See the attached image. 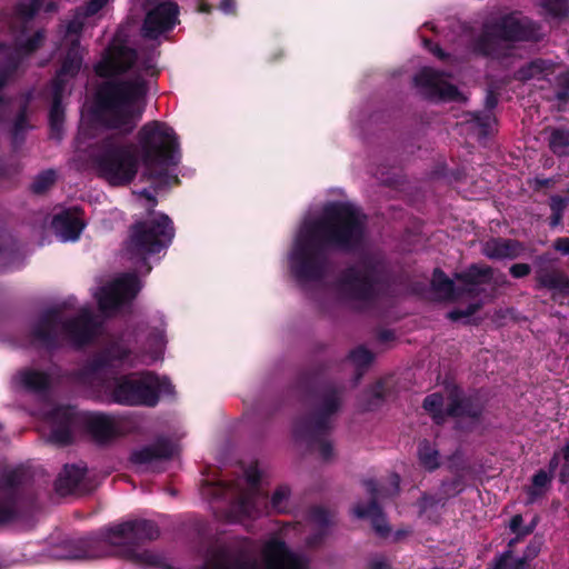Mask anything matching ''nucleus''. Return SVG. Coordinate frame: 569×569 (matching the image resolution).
Segmentation results:
<instances>
[{
    "instance_id": "cd10ccee",
    "label": "nucleus",
    "mask_w": 569,
    "mask_h": 569,
    "mask_svg": "<svg viewBox=\"0 0 569 569\" xmlns=\"http://www.w3.org/2000/svg\"><path fill=\"white\" fill-rule=\"evenodd\" d=\"M289 497V489L281 487L277 489L271 499V506L277 511H284L287 508V499Z\"/></svg>"
},
{
    "instance_id": "39448f33",
    "label": "nucleus",
    "mask_w": 569,
    "mask_h": 569,
    "mask_svg": "<svg viewBox=\"0 0 569 569\" xmlns=\"http://www.w3.org/2000/svg\"><path fill=\"white\" fill-rule=\"evenodd\" d=\"M139 147L147 164L177 162V138L173 130L161 122L144 124L139 131Z\"/></svg>"
},
{
    "instance_id": "2f4dec72",
    "label": "nucleus",
    "mask_w": 569,
    "mask_h": 569,
    "mask_svg": "<svg viewBox=\"0 0 569 569\" xmlns=\"http://www.w3.org/2000/svg\"><path fill=\"white\" fill-rule=\"evenodd\" d=\"M371 359L370 352L363 348H359L351 353V361L357 366L368 365Z\"/></svg>"
},
{
    "instance_id": "20e7f679",
    "label": "nucleus",
    "mask_w": 569,
    "mask_h": 569,
    "mask_svg": "<svg viewBox=\"0 0 569 569\" xmlns=\"http://www.w3.org/2000/svg\"><path fill=\"white\" fill-rule=\"evenodd\" d=\"M173 238V227L168 216L158 213L146 222L133 227L126 246V252L132 260L146 262L147 259L168 246ZM144 272L150 267H140Z\"/></svg>"
},
{
    "instance_id": "3c124183",
    "label": "nucleus",
    "mask_w": 569,
    "mask_h": 569,
    "mask_svg": "<svg viewBox=\"0 0 569 569\" xmlns=\"http://www.w3.org/2000/svg\"><path fill=\"white\" fill-rule=\"evenodd\" d=\"M9 511L7 510H0V521H4L9 518Z\"/></svg>"
},
{
    "instance_id": "4c0bfd02",
    "label": "nucleus",
    "mask_w": 569,
    "mask_h": 569,
    "mask_svg": "<svg viewBox=\"0 0 569 569\" xmlns=\"http://www.w3.org/2000/svg\"><path fill=\"white\" fill-rule=\"evenodd\" d=\"M60 416H62L66 419L68 427L73 425V420H72L71 412L69 409H63V410L59 409L57 412L53 413V416L50 419L52 421H56L59 419Z\"/></svg>"
},
{
    "instance_id": "c85d7f7f",
    "label": "nucleus",
    "mask_w": 569,
    "mask_h": 569,
    "mask_svg": "<svg viewBox=\"0 0 569 569\" xmlns=\"http://www.w3.org/2000/svg\"><path fill=\"white\" fill-rule=\"evenodd\" d=\"M479 308L478 303H469V307L467 310H455L449 313V318L452 320H460L463 322H469L470 317L476 312V310Z\"/></svg>"
},
{
    "instance_id": "f704fd0d",
    "label": "nucleus",
    "mask_w": 569,
    "mask_h": 569,
    "mask_svg": "<svg viewBox=\"0 0 569 569\" xmlns=\"http://www.w3.org/2000/svg\"><path fill=\"white\" fill-rule=\"evenodd\" d=\"M80 67V59L78 57H74L70 63H66L60 72L59 77H66L68 74H72L76 70H78Z\"/></svg>"
},
{
    "instance_id": "de8ad7c7",
    "label": "nucleus",
    "mask_w": 569,
    "mask_h": 569,
    "mask_svg": "<svg viewBox=\"0 0 569 569\" xmlns=\"http://www.w3.org/2000/svg\"><path fill=\"white\" fill-rule=\"evenodd\" d=\"M52 439L57 442L64 443L68 441L69 438H68V436H63V435L56 432L54 435H52Z\"/></svg>"
},
{
    "instance_id": "49530a36",
    "label": "nucleus",
    "mask_w": 569,
    "mask_h": 569,
    "mask_svg": "<svg viewBox=\"0 0 569 569\" xmlns=\"http://www.w3.org/2000/svg\"><path fill=\"white\" fill-rule=\"evenodd\" d=\"M257 478H258V475H257L256 469L247 472V479L250 483H254L257 481Z\"/></svg>"
},
{
    "instance_id": "603ef678",
    "label": "nucleus",
    "mask_w": 569,
    "mask_h": 569,
    "mask_svg": "<svg viewBox=\"0 0 569 569\" xmlns=\"http://www.w3.org/2000/svg\"><path fill=\"white\" fill-rule=\"evenodd\" d=\"M565 458L569 460V445L565 449Z\"/></svg>"
},
{
    "instance_id": "8fccbe9b",
    "label": "nucleus",
    "mask_w": 569,
    "mask_h": 569,
    "mask_svg": "<svg viewBox=\"0 0 569 569\" xmlns=\"http://www.w3.org/2000/svg\"><path fill=\"white\" fill-rule=\"evenodd\" d=\"M141 198L146 199V201L150 204H154V199L147 192L141 193Z\"/></svg>"
},
{
    "instance_id": "9d476101",
    "label": "nucleus",
    "mask_w": 569,
    "mask_h": 569,
    "mask_svg": "<svg viewBox=\"0 0 569 569\" xmlns=\"http://www.w3.org/2000/svg\"><path fill=\"white\" fill-rule=\"evenodd\" d=\"M415 83L422 94L433 100L459 101L463 96L431 69H422L415 78Z\"/></svg>"
},
{
    "instance_id": "6e6552de",
    "label": "nucleus",
    "mask_w": 569,
    "mask_h": 569,
    "mask_svg": "<svg viewBox=\"0 0 569 569\" xmlns=\"http://www.w3.org/2000/svg\"><path fill=\"white\" fill-rule=\"evenodd\" d=\"M82 320L67 321L61 315L54 312L40 320L36 328L37 338L49 343L51 340L61 339L80 343L84 337L81 332Z\"/></svg>"
},
{
    "instance_id": "5701e85b",
    "label": "nucleus",
    "mask_w": 569,
    "mask_h": 569,
    "mask_svg": "<svg viewBox=\"0 0 569 569\" xmlns=\"http://www.w3.org/2000/svg\"><path fill=\"white\" fill-rule=\"evenodd\" d=\"M150 347L153 348L150 355L143 356L141 362L143 363H152L161 358L163 348L166 345L164 332L159 331L154 337L150 339Z\"/></svg>"
},
{
    "instance_id": "f03ea898",
    "label": "nucleus",
    "mask_w": 569,
    "mask_h": 569,
    "mask_svg": "<svg viewBox=\"0 0 569 569\" xmlns=\"http://www.w3.org/2000/svg\"><path fill=\"white\" fill-rule=\"evenodd\" d=\"M143 94L144 83L140 79L118 86L103 102L102 121L120 132L131 131L142 114Z\"/></svg>"
},
{
    "instance_id": "a878e982",
    "label": "nucleus",
    "mask_w": 569,
    "mask_h": 569,
    "mask_svg": "<svg viewBox=\"0 0 569 569\" xmlns=\"http://www.w3.org/2000/svg\"><path fill=\"white\" fill-rule=\"evenodd\" d=\"M540 6L546 13L553 17L566 16L569 11L568 0H540Z\"/></svg>"
},
{
    "instance_id": "c03bdc74",
    "label": "nucleus",
    "mask_w": 569,
    "mask_h": 569,
    "mask_svg": "<svg viewBox=\"0 0 569 569\" xmlns=\"http://www.w3.org/2000/svg\"><path fill=\"white\" fill-rule=\"evenodd\" d=\"M511 556L506 555L500 558L495 569H507L510 565Z\"/></svg>"
},
{
    "instance_id": "dca6fc26",
    "label": "nucleus",
    "mask_w": 569,
    "mask_h": 569,
    "mask_svg": "<svg viewBox=\"0 0 569 569\" xmlns=\"http://www.w3.org/2000/svg\"><path fill=\"white\" fill-rule=\"evenodd\" d=\"M140 525L129 521L113 526L107 530L103 540L112 546H121L137 536Z\"/></svg>"
},
{
    "instance_id": "7c9ffc66",
    "label": "nucleus",
    "mask_w": 569,
    "mask_h": 569,
    "mask_svg": "<svg viewBox=\"0 0 569 569\" xmlns=\"http://www.w3.org/2000/svg\"><path fill=\"white\" fill-rule=\"evenodd\" d=\"M169 453L162 451V450H156L151 448L142 449L134 453L136 460L140 462L149 461L156 457H167Z\"/></svg>"
},
{
    "instance_id": "393cba45",
    "label": "nucleus",
    "mask_w": 569,
    "mask_h": 569,
    "mask_svg": "<svg viewBox=\"0 0 569 569\" xmlns=\"http://www.w3.org/2000/svg\"><path fill=\"white\" fill-rule=\"evenodd\" d=\"M264 498L259 492L249 493L240 502V511L248 517L258 513V506L263 503Z\"/></svg>"
},
{
    "instance_id": "c756f323",
    "label": "nucleus",
    "mask_w": 569,
    "mask_h": 569,
    "mask_svg": "<svg viewBox=\"0 0 569 569\" xmlns=\"http://www.w3.org/2000/svg\"><path fill=\"white\" fill-rule=\"evenodd\" d=\"M54 172L48 171L38 177V179L33 182V190L36 192L44 191L53 181H54Z\"/></svg>"
},
{
    "instance_id": "473e14b6",
    "label": "nucleus",
    "mask_w": 569,
    "mask_h": 569,
    "mask_svg": "<svg viewBox=\"0 0 569 569\" xmlns=\"http://www.w3.org/2000/svg\"><path fill=\"white\" fill-rule=\"evenodd\" d=\"M63 120V110L61 109L60 104L56 102L50 111V123L52 129L58 130L60 126L62 124Z\"/></svg>"
},
{
    "instance_id": "72a5a7b5",
    "label": "nucleus",
    "mask_w": 569,
    "mask_h": 569,
    "mask_svg": "<svg viewBox=\"0 0 569 569\" xmlns=\"http://www.w3.org/2000/svg\"><path fill=\"white\" fill-rule=\"evenodd\" d=\"M549 481H550V478L547 475V472L539 471L538 473H536L533 477V480H532L535 493L541 492L547 487Z\"/></svg>"
},
{
    "instance_id": "e433bc0d",
    "label": "nucleus",
    "mask_w": 569,
    "mask_h": 569,
    "mask_svg": "<svg viewBox=\"0 0 569 569\" xmlns=\"http://www.w3.org/2000/svg\"><path fill=\"white\" fill-rule=\"evenodd\" d=\"M107 1L108 0H90L86 9V14H94L107 3Z\"/></svg>"
},
{
    "instance_id": "09e8293b",
    "label": "nucleus",
    "mask_w": 569,
    "mask_h": 569,
    "mask_svg": "<svg viewBox=\"0 0 569 569\" xmlns=\"http://www.w3.org/2000/svg\"><path fill=\"white\" fill-rule=\"evenodd\" d=\"M80 28V24L72 22L68 28V33H77Z\"/></svg>"
},
{
    "instance_id": "4be33fe9",
    "label": "nucleus",
    "mask_w": 569,
    "mask_h": 569,
    "mask_svg": "<svg viewBox=\"0 0 569 569\" xmlns=\"http://www.w3.org/2000/svg\"><path fill=\"white\" fill-rule=\"evenodd\" d=\"M555 66L546 61L539 60L531 62L526 69L521 70L520 77L522 79L542 78L552 73Z\"/></svg>"
},
{
    "instance_id": "2eb2a0df",
    "label": "nucleus",
    "mask_w": 569,
    "mask_h": 569,
    "mask_svg": "<svg viewBox=\"0 0 569 569\" xmlns=\"http://www.w3.org/2000/svg\"><path fill=\"white\" fill-rule=\"evenodd\" d=\"M91 433L99 441H106L121 432L120 421L102 413H92L87 418Z\"/></svg>"
},
{
    "instance_id": "bb28decb",
    "label": "nucleus",
    "mask_w": 569,
    "mask_h": 569,
    "mask_svg": "<svg viewBox=\"0 0 569 569\" xmlns=\"http://www.w3.org/2000/svg\"><path fill=\"white\" fill-rule=\"evenodd\" d=\"M541 283L546 287H549L553 290L560 291V292H568L569 293V282L567 279L559 274L553 273L550 274L541 280Z\"/></svg>"
},
{
    "instance_id": "423d86ee",
    "label": "nucleus",
    "mask_w": 569,
    "mask_h": 569,
    "mask_svg": "<svg viewBox=\"0 0 569 569\" xmlns=\"http://www.w3.org/2000/svg\"><path fill=\"white\" fill-rule=\"evenodd\" d=\"M97 168L109 183L118 186L134 178L138 164L132 149H113L98 159Z\"/></svg>"
},
{
    "instance_id": "ea45409f",
    "label": "nucleus",
    "mask_w": 569,
    "mask_h": 569,
    "mask_svg": "<svg viewBox=\"0 0 569 569\" xmlns=\"http://www.w3.org/2000/svg\"><path fill=\"white\" fill-rule=\"evenodd\" d=\"M118 360H120L122 363L133 366L137 362H139L138 357L131 356L130 353H119L114 356Z\"/></svg>"
},
{
    "instance_id": "79ce46f5",
    "label": "nucleus",
    "mask_w": 569,
    "mask_h": 569,
    "mask_svg": "<svg viewBox=\"0 0 569 569\" xmlns=\"http://www.w3.org/2000/svg\"><path fill=\"white\" fill-rule=\"evenodd\" d=\"M489 270L488 269H481L479 267H472L469 272L470 278H485L487 277Z\"/></svg>"
},
{
    "instance_id": "b1692460",
    "label": "nucleus",
    "mask_w": 569,
    "mask_h": 569,
    "mask_svg": "<svg viewBox=\"0 0 569 569\" xmlns=\"http://www.w3.org/2000/svg\"><path fill=\"white\" fill-rule=\"evenodd\" d=\"M550 148L555 153L567 154L569 151V132L557 130L550 137Z\"/></svg>"
},
{
    "instance_id": "7ed1b4c3",
    "label": "nucleus",
    "mask_w": 569,
    "mask_h": 569,
    "mask_svg": "<svg viewBox=\"0 0 569 569\" xmlns=\"http://www.w3.org/2000/svg\"><path fill=\"white\" fill-rule=\"evenodd\" d=\"M173 387L167 378L137 373L114 379L106 386L107 397L122 405L153 406L161 396L171 395Z\"/></svg>"
},
{
    "instance_id": "aec40b11",
    "label": "nucleus",
    "mask_w": 569,
    "mask_h": 569,
    "mask_svg": "<svg viewBox=\"0 0 569 569\" xmlns=\"http://www.w3.org/2000/svg\"><path fill=\"white\" fill-rule=\"evenodd\" d=\"M432 287L440 299H456L463 295L460 286H456L439 270L433 273Z\"/></svg>"
},
{
    "instance_id": "412c9836",
    "label": "nucleus",
    "mask_w": 569,
    "mask_h": 569,
    "mask_svg": "<svg viewBox=\"0 0 569 569\" xmlns=\"http://www.w3.org/2000/svg\"><path fill=\"white\" fill-rule=\"evenodd\" d=\"M418 456L420 465L427 470H433L439 466L438 451L428 442L420 443Z\"/></svg>"
},
{
    "instance_id": "1a4fd4ad",
    "label": "nucleus",
    "mask_w": 569,
    "mask_h": 569,
    "mask_svg": "<svg viewBox=\"0 0 569 569\" xmlns=\"http://www.w3.org/2000/svg\"><path fill=\"white\" fill-rule=\"evenodd\" d=\"M149 6L142 32L146 38L156 39L178 22V8L164 0H149Z\"/></svg>"
},
{
    "instance_id": "6ab92c4d",
    "label": "nucleus",
    "mask_w": 569,
    "mask_h": 569,
    "mask_svg": "<svg viewBox=\"0 0 569 569\" xmlns=\"http://www.w3.org/2000/svg\"><path fill=\"white\" fill-rule=\"evenodd\" d=\"M353 515L358 518H369L379 535L385 536L388 532V525L376 503H369L366 508L356 506Z\"/></svg>"
},
{
    "instance_id": "37998d69",
    "label": "nucleus",
    "mask_w": 569,
    "mask_h": 569,
    "mask_svg": "<svg viewBox=\"0 0 569 569\" xmlns=\"http://www.w3.org/2000/svg\"><path fill=\"white\" fill-rule=\"evenodd\" d=\"M522 522L521 516H515L510 521V529L515 533H519V527Z\"/></svg>"
},
{
    "instance_id": "a19ab883",
    "label": "nucleus",
    "mask_w": 569,
    "mask_h": 569,
    "mask_svg": "<svg viewBox=\"0 0 569 569\" xmlns=\"http://www.w3.org/2000/svg\"><path fill=\"white\" fill-rule=\"evenodd\" d=\"M555 249L565 254H569V238L558 239L555 242Z\"/></svg>"
},
{
    "instance_id": "4468645a",
    "label": "nucleus",
    "mask_w": 569,
    "mask_h": 569,
    "mask_svg": "<svg viewBox=\"0 0 569 569\" xmlns=\"http://www.w3.org/2000/svg\"><path fill=\"white\" fill-rule=\"evenodd\" d=\"M423 408L435 419H441L445 412L458 416L466 411L465 400H461L457 392L450 393L447 398L439 393L430 395L425 399Z\"/></svg>"
},
{
    "instance_id": "0eeeda50",
    "label": "nucleus",
    "mask_w": 569,
    "mask_h": 569,
    "mask_svg": "<svg viewBox=\"0 0 569 569\" xmlns=\"http://www.w3.org/2000/svg\"><path fill=\"white\" fill-rule=\"evenodd\" d=\"M140 288L141 283L134 274H122L101 287L96 292V298L101 310L111 312L134 298Z\"/></svg>"
},
{
    "instance_id": "f3484780",
    "label": "nucleus",
    "mask_w": 569,
    "mask_h": 569,
    "mask_svg": "<svg viewBox=\"0 0 569 569\" xmlns=\"http://www.w3.org/2000/svg\"><path fill=\"white\" fill-rule=\"evenodd\" d=\"M47 382V376L34 370L20 371L12 379V385L17 390H39L44 387Z\"/></svg>"
},
{
    "instance_id": "f257e3e1",
    "label": "nucleus",
    "mask_w": 569,
    "mask_h": 569,
    "mask_svg": "<svg viewBox=\"0 0 569 569\" xmlns=\"http://www.w3.org/2000/svg\"><path fill=\"white\" fill-rule=\"evenodd\" d=\"M362 228L363 217L349 202L328 204L320 217L308 213L297 230L288 256L290 270L297 277L308 276L313 270L321 246H348L360 237Z\"/></svg>"
},
{
    "instance_id": "ddd939ff",
    "label": "nucleus",
    "mask_w": 569,
    "mask_h": 569,
    "mask_svg": "<svg viewBox=\"0 0 569 569\" xmlns=\"http://www.w3.org/2000/svg\"><path fill=\"white\" fill-rule=\"evenodd\" d=\"M51 228L60 241H76L84 228V221L77 209L61 210L54 214Z\"/></svg>"
},
{
    "instance_id": "9b49d317",
    "label": "nucleus",
    "mask_w": 569,
    "mask_h": 569,
    "mask_svg": "<svg viewBox=\"0 0 569 569\" xmlns=\"http://www.w3.org/2000/svg\"><path fill=\"white\" fill-rule=\"evenodd\" d=\"M488 34L495 40H527L536 39L535 26L520 14H510L492 26Z\"/></svg>"
},
{
    "instance_id": "58836bf2",
    "label": "nucleus",
    "mask_w": 569,
    "mask_h": 569,
    "mask_svg": "<svg viewBox=\"0 0 569 569\" xmlns=\"http://www.w3.org/2000/svg\"><path fill=\"white\" fill-rule=\"evenodd\" d=\"M370 567L371 569H389L390 563L383 557H376L371 560Z\"/></svg>"
},
{
    "instance_id": "a18cd8bd",
    "label": "nucleus",
    "mask_w": 569,
    "mask_h": 569,
    "mask_svg": "<svg viewBox=\"0 0 569 569\" xmlns=\"http://www.w3.org/2000/svg\"><path fill=\"white\" fill-rule=\"evenodd\" d=\"M233 7V0H221L220 2V9L226 13L232 12Z\"/></svg>"
},
{
    "instance_id": "c9c22d12",
    "label": "nucleus",
    "mask_w": 569,
    "mask_h": 569,
    "mask_svg": "<svg viewBox=\"0 0 569 569\" xmlns=\"http://www.w3.org/2000/svg\"><path fill=\"white\" fill-rule=\"evenodd\" d=\"M510 272L516 278H521L530 272V267L526 263H517L510 268Z\"/></svg>"
},
{
    "instance_id": "a211bd4d",
    "label": "nucleus",
    "mask_w": 569,
    "mask_h": 569,
    "mask_svg": "<svg viewBox=\"0 0 569 569\" xmlns=\"http://www.w3.org/2000/svg\"><path fill=\"white\" fill-rule=\"evenodd\" d=\"M483 251L490 258H515L520 254L522 248L517 242L491 240L485 244Z\"/></svg>"
},
{
    "instance_id": "f8f14e48",
    "label": "nucleus",
    "mask_w": 569,
    "mask_h": 569,
    "mask_svg": "<svg viewBox=\"0 0 569 569\" xmlns=\"http://www.w3.org/2000/svg\"><path fill=\"white\" fill-rule=\"evenodd\" d=\"M133 51L119 38L114 39L96 66L100 77H111L126 70L133 61Z\"/></svg>"
}]
</instances>
